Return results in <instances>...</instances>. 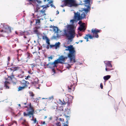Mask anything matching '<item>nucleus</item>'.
<instances>
[{
	"mask_svg": "<svg viewBox=\"0 0 126 126\" xmlns=\"http://www.w3.org/2000/svg\"><path fill=\"white\" fill-rule=\"evenodd\" d=\"M24 32H20L19 33V35H24Z\"/></svg>",
	"mask_w": 126,
	"mask_h": 126,
	"instance_id": "48",
	"label": "nucleus"
},
{
	"mask_svg": "<svg viewBox=\"0 0 126 126\" xmlns=\"http://www.w3.org/2000/svg\"><path fill=\"white\" fill-rule=\"evenodd\" d=\"M75 21V19H72L70 20V22H72V24H74V21Z\"/></svg>",
	"mask_w": 126,
	"mask_h": 126,
	"instance_id": "49",
	"label": "nucleus"
},
{
	"mask_svg": "<svg viewBox=\"0 0 126 126\" xmlns=\"http://www.w3.org/2000/svg\"><path fill=\"white\" fill-rule=\"evenodd\" d=\"M84 2V4H87L88 5H85V6L87 7V8H82L81 9V10H80V11L81 12H85V13L87 14L88 12L90 11L91 10V6H90L91 5V4L92 3V2H90V3L89 4L88 3H85V1H84V0L83 1Z\"/></svg>",
	"mask_w": 126,
	"mask_h": 126,
	"instance_id": "3",
	"label": "nucleus"
},
{
	"mask_svg": "<svg viewBox=\"0 0 126 126\" xmlns=\"http://www.w3.org/2000/svg\"><path fill=\"white\" fill-rule=\"evenodd\" d=\"M41 7H43V9H44V8H46V7L44 5H43L41 6H40Z\"/></svg>",
	"mask_w": 126,
	"mask_h": 126,
	"instance_id": "52",
	"label": "nucleus"
},
{
	"mask_svg": "<svg viewBox=\"0 0 126 126\" xmlns=\"http://www.w3.org/2000/svg\"><path fill=\"white\" fill-rule=\"evenodd\" d=\"M75 86L74 85V84H72L71 83H70L69 85L68 86V87L69 90L72 89V88L73 89V90L74 91L75 89Z\"/></svg>",
	"mask_w": 126,
	"mask_h": 126,
	"instance_id": "17",
	"label": "nucleus"
},
{
	"mask_svg": "<svg viewBox=\"0 0 126 126\" xmlns=\"http://www.w3.org/2000/svg\"><path fill=\"white\" fill-rule=\"evenodd\" d=\"M64 63L65 64H67L68 66H66V68H67L68 69H69L71 67V65H72L73 64H72L71 65H70V64H68L67 63Z\"/></svg>",
	"mask_w": 126,
	"mask_h": 126,
	"instance_id": "28",
	"label": "nucleus"
},
{
	"mask_svg": "<svg viewBox=\"0 0 126 126\" xmlns=\"http://www.w3.org/2000/svg\"><path fill=\"white\" fill-rule=\"evenodd\" d=\"M31 120L34 121V124H35L36 122V118H35L34 119L32 118L31 119Z\"/></svg>",
	"mask_w": 126,
	"mask_h": 126,
	"instance_id": "37",
	"label": "nucleus"
},
{
	"mask_svg": "<svg viewBox=\"0 0 126 126\" xmlns=\"http://www.w3.org/2000/svg\"><path fill=\"white\" fill-rule=\"evenodd\" d=\"M83 23H82V22L81 21H79V22H78V24L80 25L82 24Z\"/></svg>",
	"mask_w": 126,
	"mask_h": 126,
	"instance_id": "59",
	"label": "nucleus"
},
{
	"mask_svg": "<svg viewBox=\"0 0 126 126\" xmlns=\"http://www.w3.org/2000/svg\"><path fill=\"white\" fill-rule=\"evenodd\" d=\"M82 64V63H80L79 62H77V63H76V65H81Z\"/></svg>",
	"mask_w": 126,
	"mask_h": 126,
	"instance_id": "51",
	"label": "nucleus"
},
{
	"mask_svg": "<svg viewBox=\"0 0 126 126\" xmlns=\"http://www.w3.org/2000/svg\"><path fill=\"white\" fill-rule=\"evenodd\" d=\"M111 76L110 75H107L104 76L103 77V79L105 81L108 80L110 78Z\"/></svg>",
	"mask_w": 126,
	"mask_h": 126,
	"instance_id": "21",
	"label": "nucleus"
},
{
	"mask_svg": "<svg viewBox=\"0 0 126 126\" xmlns=\"http://www.w3.org/2000/svg\"><path fill=\"white\" fill-rule=\"evenodd\" d=\"M3 89V87L2 86H0V90H2Z\"/></svg>",
	"mask_w": 126,
	"mask_h": 126,
	"instance_id": "62",
	"label": "nucleus"
},
{
	"mask_svg": "<svg viewBox=\"0 0 126 126\" xmlns=\"http://www.w3.org/2000/svg\"><path fill=\"white\" fill-rule=\"evenodd\" d=\"M80 13L77 12V13H74V17L75 18H77L78 20H79Z\"/></svg>",
	"mask_w": 126,
	"mask_h": 126,
	"instance_id": "20",
	"label": "nucleus"
},
{
	"mask_svg": "<svg viewBox=\"0 0 126 126\" xmlns=\"http://www.w3.org/2000/svg\"><path fill=\"white\" fill-rule=\"evenodd\" d=\"M24 87L23 86H19L18 88V91H19L22 90L23 89H24Z\"/></svg>",
	"mask_w": 126,
	"mask_h": 126,
	"instance_id": "29",
	"label": "nucleus"
},
{
	"mask_svg": "<svg viewBox=\"0 0 126 126\" xmlns=\"http://www.w3.org/2000/svg\"><path fill=\"white\" fill-rule=\"evenodd\" d=\"M53 31L55 32V33H57V34H58L59 31H60V30L58 29L57 27L54 26L53 27Z\"/></svg>",
	"mask_w": 126,
	"mask_h": 126,
	"instance_id": "18",
	"label": "nucleus"
},
{
	"mask_svg": "<svg viewBox=\"0 0 126 126\" xmlns=\"http://www.w3.org/2000/svg\"><path fill=\"white\" fill-rule=\"evenodd\" d=\"M94 36H92L91 35L89 34H86L85 36L84 37V38L86 39V41H88V37L90 38V39H93L94 37Z\"/></svg>",
	"mask_w": 126,
	"mask_h": 126,
	"instance_id": "9",
	"label": "nucleus"
},
{
	"mask_svg": "<svg viewBox=\"0 0 126 126\" xmlns=\"http://www.w3.org/2000/svg\"><path fill=\"white\" fill-rule=\"evenodd\" d=\"M19 54L18 53L17 54V56L16 57H15L13 59V61L14 62L16 61V62L17 63H18L21 60L19 59L18 58Z\"/></svg>",
	"mask_w": 126,
	"mask_h": 126,
	"instance_id": "15",
	"label": "nucleus"
},
{
	"mask_svg": "<svg viewBox=\"0 0 126 126\" xmlns=\"http://www.w3.org/2000/svg\"><path fill=\"white\" fill-rule=\"evenodd\" d=\"M113 70V68H107V67H106L105 68V70L106 71H110L112 70Z\"/></svg>",
	"mask_w": 126,
	"mask_h": 126,
	"instance_id": "32",
	"label": "nucleus"
},
{
	"mask_svg": "<svg viewBox=\"0 0 126 126\" xmlns=\"http://www.w3.org/2000/svg\"><path fill=\"white\" fill-rule=\"evenodd\" d=\"M60 43L59 42L56 43L54 45V47H55V49H56L58 48L59 47H60Z\"/></svg>",
	"mask_w": 126,
	"mask_h": 126,
	"instance_id": "23",
	"label": "nucleus"
},
{
	"mask_svg": "<svg viewBox=\"0 0 126 126\" xmlns=\"http://www.w3.org/2000/svg\"><path fill=\"white\" fill-rule=\"evenodd\" d=\"M29 94H30V96H31L33 97L34 96V94L32 92H29Z\"/></svg>",
	"mask_w": 126,
	"mask_h": 126,
	"instance_id": "38",
	"label": "nucleus"
},
{
	"mask_svg": "<svg viewBox=\"0 0 126 126\" xmlns=\"http://www.w3.org/2000/svg\"><path fill=\"white\" fill-rule=\"evenodd\" d=\"M57 36H53L51 38V39H56L57 38H59L60 37L61 35H60L59 34H57Z\"/></svg>",
	"mask_w": 126,
	"mask_h": 126,
	"instance_id": "24",
	"label": "nucleus"
},
{
	"mask_svg": "<svg viewBox=\"0 0 126 126\" xmlns=\"http://www.w3.org/2000/svg\"><path fill=\"white\" fill-rule=\"evenodd\" d=\"M66 4H66V3H65V1H64V4L63 5H61L60 6L61 7H63L64 6H66Z\"/></svg>",
	"mask_w": 126,
	"mask_h": 126,
	"instance_id": "46",
	"label": "nucleus"
},
{
	"mask_svg": "<svg viewBox=\"0 0 126 126\" xmlns=\"http://www.w3.org/2000/svg\"><path fill=\"white\" fill-rule=\"evenodd\" d=\"M19 67H12L11 68H9L8 69L10 71H13L12 72L13 73V72L17 70L19 68Z\"/></svg>",
	"mask_w": 126,
	"mask_h": 126,
	"instance_id": "13",
	"label": "nucleus"
},
{
	"mask_svg": "<svg viewBox=\"0 0 126 126\" xmlns=\"http://www.w3.org/2000/svg\"><path fill=\"white\" fill-rule=\"evenodd\" d=\"M39 12H40L42 13L43 15H46V14L44 12L45 11V10H43V9L42 10H39Z\"/></svg>",
	"mask_w": 126,
	"mask_h": 126,
	"instance_id": "34",
	"label": "nucleus"
},
{
	"mask_svg": "<svg viewBox=\"0 0 126 126\" xmlns=\"http://www.w3.org/2000/svg\"><path fill=\"white\" fill-rule=\"evenodd\" d=\"M24 115V116H28V115H29L28 113V112L27 113L26 112H24L23 113Z\"/></svg>",
	"mask_w": 126,
	"mask_h": 126,
	"instance_id": "42",
	"label": "nucleus"
},
{
	"mask_svg": "<svg viewBox=\"0 0 126 126\" xmlns=\"http://www.w3.org/2000/svg\"><path fill=\"white\" fill-rule=\"evenodd\" d=\"M63 1L67 4V6L68 7H76L78 5L76 3L75 0H64Z\"/></svg>",
	"mask_w": 126,
	"mask_h": 126,
	"instance_id": "4",
	"label": "nucleus"
},
{
	"mask_svg": "<svg viewBox=\"0 0 126 126\" xmlns=\"http://www.w3.org/2000/svg\"><path fill=\"white\" fill-rule=\"evenodd\" d=\"M51 48L54 47V45H50L49 46Z\"/></svg>",
	"mask_w": 126,
	"mask_h": 126,
	"instance_id": "61",
	"label": "nucleus"
},
{
	"mask_svg": "<svg viewBox=\"0 0 126 126\" xmlns=\"http://www.w3.org/2000/svg\"><path fill=\"white\" fill-rule=\"evenodd\" d=\"M10 82L8 81H6L4 82V87H5L6 89H8L9 88V87L8 85L10 84Z\"/></svg>",
	"mask_w": 126,
	"mask_h": 126,
	"instance_id": "19",
	"label": "nucleus"
},
{
	"mask_svg": "<svg viewBox=\"0 0 126 126\" xmlns=\"http://www.w3.org/2000/svg\"><path fill=\"white\" fill-rule=\"evenodd\" d=\"M48 99L50 100H52L53 99V96H52L51 97H49L48 98H46V99Z\"/></svg>",
	"mask_w": 126,
	"mask_h": 126,
	"instance_id": "41",
	"label": "nucleus"
},
{
	"mask_svg": "<svg viewBox=\"0 0 126 126\" xmlns=\"http://www.w3.org/2000/svg\"><path fill=\"white\" fill-rule=\"evenodd\" d=\"M48 38L47 37L46 35H45V36H43L42 38L44 40H45V39L46 40Z\"/></svg>",
	"mask_w": 126,
	"mask_h": 126,
	"instance_id": "43",
	"label": "nucleus"
},
{
	"mask_svg": "<svg viewBox=\"0 0 126 126\" xmlns=\"http://www.w3.org/2000/svg\"><path fill=\"white\" fill-rule=\"evenodd\" d=\"M28 85L27 84H24V86H23L24 87V88L26 87H28Z\"/></svg>",
	"mask_w": 126,
	"mask_h": 126,
	"instance_id": "58",
	"label": "nucleus"
},
{
	"mask_svg": "<svg viewBox=\"0 0 126 126\" xmlns=\"http://www.w3.org/2000/svg\"><path fill=\"white\" fill-rule=\"evenodd\" d=\"M36 20V24H37V23H40V20L39 19H37L35 20Z\"/></svg>",
	"mask_w": 126,
	"mask_h": 126,
	"instance_id": "39",
	"label": "nucleus"
},
{
	"mask_svg": "<svg viewBox=\"0 0 126 126\" xmlns=\"http://www.w3.org/2000/svg\"><path fill=\"white\" fill-rule=\"evenodd\" d=\"M23 122L22 123V124L26 126H27V124L25 123L26 122V120L23 119Z\"/></svg>",
	"mask_w": 126,
	"mask_h": 126,
	"instance_id": "36",
	"label": "nucleus"
},
{
	"mask_svg": "<svg viewBox=\"0 0 126 126\" xmlns=\"http://www.w3.org/2000/svg\"><path fill=\"white\" fill-rule=\"evenodd\" d=\"M58 104L56 103H53L51 107V109H57L58 108Z\"/></svg>",
	"mask_w": 126,
	"mask_h": 126,
	"instance_id": "14",
	"label": "nucleus"
},
{
	"mask_svg": "<svg viewBox=\"0 0 126 126\" xmlns=\"http://www.w3.org/2000/svg\"><path fill=\"white\" fill-rule=\"evenodd\" d=\"M26 81L25 80H23L21 81H20V82L21 83H22L23 84H25Z\"/></svg>",
	"mask_w": 126,
	"mask_h": 126,
	"instance_id": "40",
	"label": "nucleus"
},
{
	"mask_svg": "<svg viewBox=\"0 0 126 126\" xmlns=\"http://www.w3.org/2000/svg\"><path fill=\"white\" fill-rule=\"evenodd\" d=\"M67 26V29L64 30V34L68 40L67 44H70L75 37V30L71 25H68Z\"/></svg>",
	"mask_w": 126,
	"mask_h": 126,
	"instance_id": "1",
	"label": "nucleus"
},
{
	"mask_svg": "<svg viewBox=\"0 0 126 126\" xmlns=\"http://www.w3.org/2000/svg\"><path fill=\"white\" fill-rule=\"evenodd\" d=\"M100 31L101 30H100L96 29H95L94 30L92 29V30L91 32L93 34L95 35L97 34L98 33L100 32Z\"/></svg>",
	"mask_w": 126,
	"mask_h": 126,
	"instance_id": "11",
	"label": "nucleus"
},
{
	"mask_svg": "<svg viewBox=\"0 0 126 126\" xmlns=\"http://www.w3.org/2000/svg\"><path fill=\"white\" fill-rule=\"evenodd\" d=\"M72 100H71V102H69L68 101H67L66 102H65L64 101V100H63V103L62 102V103L63 104L65 105V104H66L67 103V105H69L71 103H72Z\"/></svg>",
	"mask_w": 126,
	"mask_h": 126,
	"instance_id": "25",
	"label": "nucleus"
},
{
	"mask_svg": "<svg viewBox=\"0 0 126 126\" xmlns=\"http://www.w3.org/2000/svg\"><path fill=\"white\" fill-rule=\"evenodd\" d=\"M79 5H84L85 6V5H86V4H84V3H83L82 2V1L81 0L80 1L79 4Z\"/></svg>",
	"mask_w": 126,
	"mask_h": 126,
	"instance_id": "47",
	"label": "nucleus"
},
{
	"mask_svg": "<svg viewBox=\"0 0 126 126\" xmlns=\"http://www.w3.org/2000/svg\"><path fill=\"white\" fill-rule=\"evenodd\" d=\"M3 29L6 30V31H4V32L5 33H7L8 32H11V30L10 28L8 26L6 25L5 24H4L3 25Z\"/></svg>",
	"mask_w": 126,
	"mask_h": 126,
	"instance_id": "5",
	"label": "nucleus"
},
{
	"mask_svg": "<svg viewBox=\"0 0 126 126\" xmlns=\"http://www.w3.org/2000/svg\"><path fill=\"white\" fill-rule=\"evenodd\" d=\"M54 65L55 64H53V62L49 63L46 64L47 66H48L50 68H52V67H56V66H54Z\"/></svg>",
	"mask_w": 126,
	"mask_h": 126,
	"instance_id": "16",
	"label": "nucleus"
},
{
	"mask_svg": "<svg viewBox=\"0 0 126 126\" xmlns=\"http://www.w3.org/2000/svg\"><path fill=\"white\" fill-rule=\"evenodd\" d=\"M41 124H43V125H44V124H45V121H43V122L41 121Z\"/></svg>",
	"mask_w": 126,
	"mask_h": 126,
	"instance_id": "63",
	"label": "nucleus"
},
{
	"mask_svg": "<svg viewBox=\"0 0 126 126\" xmlns=\"http://www.w3.org/2000/svg\"><path fill=\"white\" fill-rule=\"evenodd\" d=\"M111 61H104V62L105 65L106 67H107L109 68L112 67V66L111 63Z\"/></svg>",
	"mask_w": 126,
	"mask_h": 126,
	"instance_id": "6",
	"label": "nucleus"
},
{
	"mask_svg": "<svg viewBox=\"0 0 126 126\" xmlns=\"http://www.w3.org/2000/svg\"><path fill=\"white\" fill-rule=\"evenodd\" d=\"M12 75L8 77V78H10V80H12L13 78L14 77V75H13V73L12 72Z\"/></svg>",
	"mask_w": 126,
	"mask_h": 126,
	"instance_id": "35",
	"label": "nucleus"
},
{
	"mask_svg": "<svg viewBox=\"0 0 126 126\" xmlns=\"http://www.w3.org/2000/svg\"><path fill=\"white\" fill-rule=\"evenodd\" d=\"M68 58H69L68 57V54H67V56H64L61 55L59 58V59L60 61L62 62H64L66 59H67Z\"/></svg>",
	"mask_w": 126,
	"mask_h": 126,
	"instance_id": "8",
	"label": "nucleus"
},
{
	"mask_svg": "<svg viewBox=\"0 0 126 126\" xmlns=\"http://www.w3.org/2000/svg\"><path fill=\"white\" fill-rule=\"evenodd\" d=\"M30 78V76L29 75H28L26 77V78H25V79H26L27 80L28 79V78Z\"/></svg>",
	"mask_w": 126,
	"mask_h": 126,
	"instance_id": "57",
	"label": "nucleus"
},
{
	"mask_svg": "<svg viewBox=\"0 0 126 126\" xmlns=\"http://www.w3.org/2000/svg\"><path fill=\"white\" fill-rule=\"evenodd\" d=\"M67 47L69 51V53L67 54H68V57L70 59V62H76V51L74 48L73 47V45H71L67 46Z\"/></svg>",
	"mask_w": 126,
	"mask_h": 126,
	"instance_id": "2",
	"label": "nucleus"
},
{
	"mask_svg": "<svg viewBox=\"0 0 126 126\" xmlns=\"http://www.w3.org/2000/svg\"><path fill=\"white\" fill-rule=\"evenodd\" d=\"M65 117L66 118V120H68L70 119V116H67L66 114L64 115Z\"/></svg>",
	"mask_w": 126,
	"mask_h": 126,
	"instance_id": "27",
	"label": "nucleus"
},
{
	"mask_svg": "<svg viewBox=\"0 0 126 126\" xmlns=\"http://www.w3.org/2000/svg\"><path fill=\"white\" fill-rule=\"evenodd\" d=\"M86 28L85 23H83L80 25V26L78 28V30L80 31H81L82 30L84 31L85 30Z\"/></svg>",
	"mask_w": 126,
	"mask_h": 126,
	"instance_id": "7",
	"label": "nucleus"
},
{
	"mask_svg": "<svg viewBox=\"0 0 126 126\" xmlns=\"http://www.w3.org/2000/svg\"><path fill=\"white\" fill-rule=\"evenodd\" d=\"M63 63L62 62L60 61L59 59V58L57 59L56 60H55L54 62H53V64H55V65H54V66H56V67H57V64L59 63Z\"/></svg>",
	"mask_w": 126,
	"mask_h": 126,
	"instance_id": "10",
	"label": "nucleus"
},
{
	"mask_svg": "<svg viewBox=\"0 0 126 126\" xmlns=\"http://www.w3.org/2000/svg\"><path fill=\"white\" fill-rule=\"evenodd\" d=\"M34 110H32L29 111L28 112L29 115H33L34 113Z\"/></svg>",
	"mask_w": 126,
	"mask_h": 126,
	"instance_id": "26",
	"label": "nucleus"
},
{
	"mask_svg": "<svg viewBox=\"0 0 126 126\" xmlns=\"http://www.w3.org/2000/svg\"><path fill=\"white\" fill-rule=\"evenodd\" d=\"M33 32L34 33L36 34L37 35L40 34V33L38 32V30L36 29L33 30Z\"/></svg>",
	"mask_w": 126,
	"mask_h": 126,
	"instance_id": "31",
	"label": "nucleus"
},
{
	"mask_svg": "<svg viewBox=\"0 0 126 126\" xmlns=\"http://www.w3.org/2000/svg\"><path fill=\"white\" fill-rule=\"evenodd\" d=\"M24 33L27 35H29L31 34H33V32H31V30H29L28 31H25L24 32Z\"/></svg>",
	"mask_w": 126,
	"mask_h": 126,
	"instance_id": "22",
	"label": "nucleus"
},
{
	"mask_svg": "<svg viewBox=\"0 0 126 126\" xmlns=\"http://www.w3.org/2000/svg\"><path fill=\"white\" fill-rule=\"evenodd\" d=\"M57 119L58 120H59L61 121H64L63 119H62L61 118H57Z\"/></svg>",
	"mask_w": 126,
	"mask_h": 126,
	"instance_id": "50",
	"label": "nucleus"
},
{
	"mask_svg": "<svg viewBox=\"0 0 126 126\" xmlns=\"http://www.w3.org/2000/svg\"><path fill=\"white\" fill-rule=\"evenodd\" d=\"M81 14V15L80 14L79 15V20L83 19L85 17L86 15L85 13L83 12Z\"/></svg>",
	"mask_w": 126,
	"mask_h": 126,
	"instance_id": "12",
	"label": "nucleus"
},
{
	"mask_svg": "<svg viewBox=\"0 0 126 126\" xmlns=\"http://www.w3.org/2000/svg\"><path fill=\"white\" fill-rule=\"evenodd\" d=\"M98 34H97L95 35L94 36V37L96 38H98Z\"/></svg>",
	"mask_w": 126,
	"mask_h": 126,
	"instance_id": "60",
	"label": "nucleus"
},
{
	"mask_svg": "<svg viewBox=\"0 0 126 126\" xmlns=\"http://www.w3.org/2000/svg\"><path fill=\"white\" fill-rule=\"evenodd\" d=\"M46 42L47 43L48 45H50V43L49 42L50 40L49 38H48L46 39Z\"/></svg>",
	"mask_w": 126,
	"mask_h": 126,
	"instance_id": "33",
	"label": "nucleus"
},
{
	"mask_svg": "<svg viewBox=\"0 0 126 126\" xmlns=\"http://www.w3.org/2000/svg\"><path fill=\"white\" fill-rule=\"evenodd\" d=\"M29 109L31 110H34L33 109V108H32V106H30V107H29Z\"/></svg>",
	"mask_w": 126,
	"mask_h": 126,
	"instance_id": "55",
	"label": "nucleus"
},
{
	"mask_svg": "<svg viewBox=\"0 0 126 126\" xmlns=\"http://www.w3.org/2000/svg\"><path fill=\"white\" fill-rule=\"evenodd\" d=\"M40 7L39 6V5L38 4H37L36 5V12H38V10L40 9Z\"/></svg>",
	"mask_w": 126,
	"mask_h": 126,
	"instance_id": "30",
	"label": "nucleus"
},
{
	"mask_svg": "<svg viewBox=\"0 0 126 126\" xmlns=\"http://www.w3.org/2000/svg\"><path fill=\"white\" fill-rule=\"evenodd\" d=\"M60 123L59 122H57L56 123V124L57 125V126H61V124H60Z\"/></svg>",
	"mask_w": 126,
	"mask_h": 126,
	"instance_id": "44",
	"label": "nucleus"
},
{
	"mask_svg": "<svg viewBox=\"0 0 126 126\" xmlns=\"http://www.w3.org/2000/svg\"><path fill=\"white\" fill-rule=\"evenodd\" d=\"M100 86L101 87V89H102L103 88V84L102 83H100Z\"/></svg>",
	"mask_w": 126,
	"mask_h": 126,
	"instance_id": "53",
	"label": "nucleus"
},
{
	"mask_svg": "<svg viewBox=\"0 0 126 126\" xmlns=\"http://www.w3.org/2000/svg\"><path fill=\"white\" fill-rule=\"evenodd\" d=\"M55 67H52V68H51L52 69V71L54 73V74L55 73Z\"/></svg>",
	"mask_w": 126,
	"mask_h": 126,
	"instance_id": "45",
	"label": "nucleus"
},
{
	"mask_svg": "<svg viewBox=\"0 0 126 126\" xmlns=\"http://www.w3.org/2000/svg\"><path fill=\"white\" fill-rule=\"evenodd\" d=\"M38 3H41V1H38L37 0H35Z\"/></svg>",
	"mask_w": 126,
	"mask_h": 126,
	"instance_id": "64",
	"label": "nucleus"
},
{
	"mask_svg": "<svg viewBox=\"0 0 126 126\" xmlns=\"http://www.w3.org/2000/svg\"><path fill=\"white\" fill-rule=\"evenodd\" d=\"M10 58L9 57H8V63H7V64L8 65V63H9V61H10Z\"/></svg>",
	"mask_w": 126,
	"mask_h": 126,
	"instance_id": "56",
	"label": "nucleus"
},
{
	"mask_svg": "<svg viewBox=\"0 0 126 126\" xmlns=\"http://www.w3.org/2000/svg\"><path fill=\"white\" fill-rule=\"evenodd\" d=\"M70 109H69V111H68V112H66V113L67 114H70Z\"/></svg>",
	"mask_w": 126,
	"mask_h": 126,
	"instance_id": "54",
	"label": "nucleus"
}]
</instances>
